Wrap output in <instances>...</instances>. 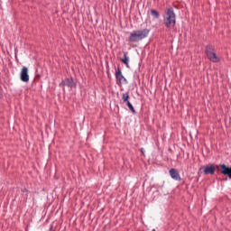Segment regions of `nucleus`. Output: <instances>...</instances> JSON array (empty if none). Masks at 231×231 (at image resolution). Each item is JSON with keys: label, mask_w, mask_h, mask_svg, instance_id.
<instances>
[{"label": "nucleus", "mask_w": 231, "mask_h": 231, "mask_svg": "<svg viewBox=\"0 0 231 231\" xmlns=\"http://www.w3.org/2000/svg\"><path fill=\"white\" fill-rule=\"evenodd\" d=\"M122 99L125 104H128L129 102V92H125L122 95Z\"/></svg>", "instance_id": "12"}, {"label": "nucleus", "mask_w": 231, "mask_h": 231, "mask_svg": "<svg viewBox=\"0 0 231 231\" xmlns=\"http://www.w3.org/2000/svg\"><path fill=\"white\" fill-rule=\"evenodd\" d=\"M219 167H221V164H219V165H215V169H219Z\"/></svg>", "instance_id": "17"}, {"label": "nucleus", "mask_w": 231, "mask_h": 231, "mask_svg": "<svg viewBox=\"0 0 231 231\" xmlns=\"http://www.w3.org/2000/svg\"><path fill=\"white\" fill-rule=\"evenodd\" d=\"M149 33H151V29L134 30L132 32H130L128 42H140V41L147 39L149 37Z\"/></svg>", "instance_id": "2"}, {"label": "nucleus", "mask_w": 231, "mask_h": 231, "mask_svg": "<svg viewBox=\"0 0 231 231\" xmlns=\"http://www.w3.org/2000/svg\"><path fill=\"white\" fill-rule=\"evenodd\" d=\"M20 79L22 82H30V75L28 74V69L26 67L22 68Z\"/></svg>", "instance_id": "4"}, {"label": "nucleus", "mask_w": 231, "mask_h": 231, "mask_svg": "<svg viewBox=\"0 0 231 231\" xmlns=\"http://www.w3.org/2000/svg\"><path fill=\"white\" fill-rule=\"evenodd\" d=\"M152 231H156V229H152Z\"/></svg>", "instance_id": "19"}, {"label": "nucleus", "mask_w": 231, "mask_h": 231, "mask_svg": "<svg viewBox=\"0 0 231 231\" xmlns=\"http://www.w3.org/2000/svg\"><path fill=\"white\" fill-rule=\"evenodd\" d=\"M169 172L171 178H172L175 181H181V176L180 175V171H178V170L171 168Z\"/></svg>", "instance_id": "7"}, {"label": "nucleus", "mask_w": 231, "mask_h": 231, "mask_svg": "<svg viewBox=\"0 0 231 231\" xmlns=\"http://www.w3.org/2000/svg\"><path fill=\"white\" fill-rule=\"evenodd\" d=\"M116 79L118 80L119 84H122V80H124L125 84H127V79L124 77V74H122V69L120 67L116 69Z\"/></svg>", "instance_id": "5"}, {"label": "nucleus", "mask_w": 231, "mask_h": 231, "mask_svg": "<svg viewBox=\"0 0 231 231\" xmlns=\"http://www.w3.org/2000/svg\"><path fill=\"white\" fill-rule=\"evenodd\" d=\"M151 15L153 17V19H160V12L155 9L151 10Z\"/></svg>", "instance_id": "11"}, {"label": "nucleus", "mask_w": 231, "mask_h": 231, "mask_svg": "<svg viewBox=\"0 0 231 231\" xmlns=\"http://www.w3.org/2000/svg\"><path fill=\"white\" fill-rule=\"evenodd\" d=\"M60 86H63V87H66V79H63L60 83Z\"/></svg>", "instance_id": "14"}, {"label": "nucleus", "mask_w": 231, "mask_h": 231, "mask_svg": "<svg viewBox=\"0 0 231 231\" xmlns=\"http://www.w3.org/2000/svg\"><path fill=\"white\" fill-rule=\"evenodd\" d=\"M205 53L210 62H213L214 64L221 62V59L217 57V54L216 53V47L214 45L210 43L206 45Z\"/></svg>", "instance_id": "3"}, {"label": "nucleus", "mask_w": 231, "mask_h": 231, "mask_svg": "<svg viewBox=\"0 0 231 231\" xmlns=\"http://www.w3.org/2000/svg\"><path fill=\"white\" fill-rule=\"evenodd\" d=\"M121 62H123V64H125L126 68H129V58L127 57V52L124 53V58L121 59Z\"/></svg>", "instance_id": "10"}, {"label": "nucleus", "mask_w": 231, "mask_h": 231, "mask_svg": "<svg viewBox=\"0 0 231 231\" xmlns=\"http://www.w3.org/2000/svg\"><path fill=\"white\" fill-rule=\"evenodd\" d=\"M140 152H142V154L145 155V151L143 150V148H141Z\"/></svg>", "instance_id": "15"}, {"label": "nucleus", "mask_w": 231, "mask_h": 231, "mask_svg": "<svg viewBox=\"0 0 231 231\" xmlns=\"http://www.w3.org/2000/svg\"><path fill=\"white\" fill-rule=\"evenodd\" d=\"M216 173V165L209 164L204 169V174L208 175H214Z\"/></svg>", "instance_id": "8"}, {"label": "nucleus", "mask_w": 231, "mask_h": 231, "mask_svg": "<svg viewBox=\"0 0 231 231\" xmlns=\"http://www.w3.org/2000/svg\"><path fill=\"white\" fill-rule=\"evenodd\" d=\"M162 18L163 24L166 28H174V26H176V13H174V8L170 7L166 9Z\"/></svg>", "instance_id": "1"}, {"label": "nucleus", "mask_w": 231, "mask_h": 231, "mask_svg": "<svg viewBox=\"0 0 231 231\" xmlns=\"http://www.w3.org/2000/svg\"><path fill=\"white\" fill-rule=\"evenodd\" d=\"M67 88H77V83L73 80V78L65 79Z\"/></svg>", "instance_id": "9"}, {"label": "nucleus", "mask_w": 231, "mask_h": 231, "mask_svg": "<svg viewBox=\"0 0 231 231\" xmlns=\"http://www.w3.org/2000/svg\"><path fill=\"white\" fill-rule=\"evenodd\" d=\"M49 231H55V229L53 228V225H51V226H50Z\"/></svg>", "instance_id": "16"}, {"label": "nucleus", "mask_w": 231, "mask_h": 231, "mask_svg": "<svg viewBox=\"0 0 231 231\" xmlns=\"http://www.w3.org/2000/svg\"><path fill=\"white\" fill-rule=\"evenodd\" d=\"M221 174L223 176H227L231 180V167L226 166V164H220Z\"/></svg>", "instance_id": "6"}, {"label": "nucleus", "mask_w": 231, "mask_h": 231, "mask_svg": "<svg viewBox=\"0 0 231 231\" xmlns=\"http://www.w3.org/2000/svg\"><path fill=\"white\" fill-rule=\"evenodd\" d=\"M126 104L130 111H132L133 115H136V110L134 109V106H133V104H131L130 101H128Z\"/></svg>", "instance_id": "13"}, {"label": "nucleus", "mask_w": 231, "mask_h": 231, "mask_svg": "<svg viewBox=\"0 0 231 231\" xmlns=\"http://www.w3.org/2000/svg\"><path fill=\"white\" fill-rule=\"evenodd\" d=\"M22 191H23V192H26V191H27V189H23Z\"/></svg>", "instance_id": "18"}]
</instances>
